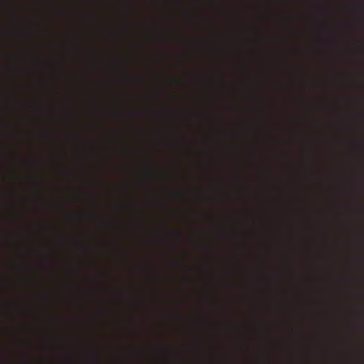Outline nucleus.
<instances>
[{"mask_svg":"<svg viewBox=\"0 0 364 364\" xmlns=\"http://www.w3.org/2000/svg\"><path fill=\"white\" fill-rule=\"evenodd\" d=\"M16 198L18 203V208L16 212L15 221L18 226V230L16 232L18 259L15 262L14 267L18 272L28 274L31 269V266L24 259V255L27 253L29 250L24 244V241L27 237V232L22 227L23 216V205L26 203V198L18 190L16 193Z\"/></svg>","mask_w":364,"mask_h":364,"instance_id":"obj_1","label":"nucleus"},{"mask_svg":"<svg viewBox=\"0 0 364 364\" xmlns=\"http://www.w3.org/2000/svg\"><path fill=\"white\" fill-rule=\"evenodd\" d=\"M17 132L16 134V146L15 148V162L18 168V173L16 176V183L19 187L23 176L20 173V171L23 168H27L31 165L30 161L21 156V144L24 140V136L21 132V127L23 124L22 118L18 114L17 121Z\"/></svg>","mask_w":364,"mask_h":364,"instance_id":"obj_2","label":"nucleus"},{"mask_svg":"<svg viewBox=\"0 0 364 364\" xmlns=\"http://www.w3.org/2000/svg\"><path fill=\"white\" fill-rule=\"evenodd\" d=\"M18 1L14 6L15 12L16 24L14 28V34L16 40L19 43L25 42L28 38V31L25 25V19L22 15L23 11L26 9V6L17 0Z\"/></svg>","mask_w":364,"mask_h":364,"instance_id":"obj_3","label":"nucleus"},{"mask_svg":"<svg viewBox=\"0 0 364 364\" xmlns=\"http://www.w3.org/2000/svg\"><path fill=\"white\" fill-rule=\"evenodd\" d=\"M27 328V324L23 321H18L16 327V345L19 350L18 358V364H31V360L26 348L28 345V341L22 338L20 335Z\"/></svg>","mask_w":364,"mask_h":364,"instance_id":"obj_4","label":"nucleus"},{"mask_svg":"<svg viewBox=\"0 0 364 364\" xmlns=\"http://www.w3.org/2000/svg\"><path fill=\"white\" fill-rule=\"evenodd\" d=\"M14 61V72L18 79L21 80L24 76V60L22 53L18 50L13 57Z\"/></svg>","mask_w":364,"mask_h":364,"instance_id":"obj_5","label":"nucleus"},{"mask_svg":"<svg viewBox=\"0 0 364 364\" xmlns=\"http://www.w3.org/2000/svg\"><path fill=\"white\" fill-rule=\"evenodd\" d=\"M27 310L24 307L23 303L21 300H18L15 304V314L18 319L21 318L27 314Z\"/></svg>","mask_w":364,"mask_h":364,"instance_id":"obj_6","label":"nucleus"},{"mask_svg":"<svg viewBox=\"0 0 364 364\" xmlns=\"http://www.w3.org/2000/svg\"><path fill=\"white\" fill-rule=\"evenodd\" d=\"M24 90L21 86H18L16 90V108L18 112L19 109L24 105H26V102L21 99V95L23 92Z\"/></svg>","mask_w":364,"mask_h":364,"instance_id":"obj_7","label":"nucleus"},{"mask_svg":"<svg viewBox=\"0 0 364 364\" xmlns=\"http://www.w3.org/2000/svg\"><path fill=\"white\" fill-rule=\"evenodd\" d=\"M28 284V278L24 277L21 282L18 284V289L21 290L23 288L26 287V286Z\"/></svg>","mask_w":364,"mask_h":364,"instance_id":"obj_8","label":"nucleus"},{"mask_svg":"<svg viewBox=\"0 0 364 364\" xmlns=\"http://www.w3.org/2000/svg\"><path fill=\"white\" fill-rule=\"evenodd\" d=\"M173 235L181 238L183 237V233L181 231H176L172 233Z\"/></svg>","mask_w":364,"mask_h":364,"instance_id":"obj_9","label":"nucleus"}]
</instances>
